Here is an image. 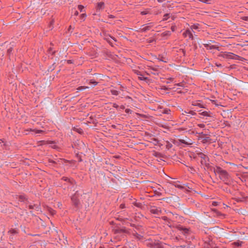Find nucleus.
<instances>
[{"mask_svg": "<svg viewBox=\"0 0 248 248\" xmlns=\"http://www.w3.org/2000/svg\"><path fill=\"white\" fill-rule=\"evenodd\" d=\"M161 218H162V220H163L164 221H165L166 224L169 227H170V228H172V227H173V225H172V222L173 220L171 219H170V218H169V217H167L166 216L162 217Z\"/></svg>", "mask_w": 248, "mask_h": 248, "instance_id": "nucleus-15", "label": "nucleus"}, {"mask_svg": "<svg viewBox=\"0 0 248 248\" xmlns=\"http://www.w3.org/2000/svg\"><path fill=\"white\" fill-rule=\"evenodd\" d=\"M78 142V143H79L80 142H81L82 143V145L83 146H85V144L83 142H82V140H76V142Z\"/></svg>", "mask_w": 248, "mask_h": 248, "instance_id": "nucleus-51", "label": "nucleus"}, {"mask_svg": "<svg viewBox=\"0 0 248 248\" xmlns=\"http://www.w3.org/2000/svg\"><path fill=\"white\" fill-rule=\"evenodd\" d=\"M199 24H194L193 25H192L191 26H190V28L189 29H190L191 30V31L193 32L194 33V30H199Z\"/></svg>", "mask_w": 248, "mask_h": 248, "instance_id": "nucleus-18", "label": "nucleus"}, {"mask_svg": "<svg viewBox=\"0 0 248 248\" xmlns=\"http://www.w3.org/2000/svg\"><path fill=\"white\" fill-rule=\"evenodd\" d=\"M216 172L218 174L219 178L225 184L228 185L230 182V175L225 170H222L220 167H217Z\"/></svg>", "mask_w": 248, "mask_h": 248, "instance_id": "nucleus-2", "label": "nucleus"}, {"mask_svg": "<svg viewBox=\"0 0 248 248\" xmlns=\"http://www.w3.org/2000/svg\"><path fill=\"white\" fill-rule=\"evenodd\" d=\"M192 105L194 106H198L201 108H203L202 105L200 102L199 101H196L193 102Z\"/></svg>", "mask_w": 248, "mask_h": 248, "instance_id": "nucleus-22", "label": "nucleus"}, {"mask_svg": "<svg viewBox=\"0 0 248 248\" xmlns=\"http://www.w3.org/2000/svg\"><path fill=\"white\" fill-rule=\"evenodd\" d=\"M133 204L136 206V207H138L139 208H141L142 207V204L140 202H138L137 201L134 202Z\"/></svg>", "mask_w": 248, "mask_h": 248, "instance_id": "nucleus-30", "label": "nucleus"}, {"mask_svg": "<svg viewBox=\"0 0 248 248\" xmlns=\"http://www.w3.org/2000/svg\"><path fill=\"white\" fill-rule=\"evenodd\" d=\"M30 131L32 132H33V134H40L44 132L43 130H37L36 129H30Z\"/></svg>", "mask_w": 248, "mask_h": 248, "instance_id": "nucleus-23", "label": "nucleus"}, {"mask_svg": "<svg viewBox=\"0 0 248 248\" xmlns=\"http://www.w3.org/2000/svg\"><path fill=\"white\" fill-rule=\"evenodd\" d=\"M8 232L12 235H14L16 234H17L18 233V231L16 229H11Z\"/></svg>", "mask_w": 248, "mask_h": 248, "instance_id": "nucleus-25", "label": "nucleus"}, {"mask_svg": "<svg viewBox=\"0 0 248 248\" xmlns=\"http://www.w3.org/2000/svg\"><path fill=\"white\" fill-rule=\"evenodd\" d=\"M62 180L65 181H67V182H69V183H70L71 184H73L75 182L73 180V179H71L68 177H63L62 178Z\"/></svg>", "mask_w": 248, "mask_h": 248, "instance_id": "nucleus-27", "label": "nucleus"}, {"mask_svg": "<svg viewBox=\"0 0 248 248\" xmlns=\"http://www.w3.org/2000/svg\"><path fill=\"white\" fill-rule=\"evenodd\" d=\"M170 215H171L172 216H174L175 215L176 216V217H177L178 215L177 214H174L173 213H172V212H170L169 213Z\"/></svg>", "mask_w": 248, "mask_h": 248, "instance_id": "nucleus-56", "label": "nucleus"}, {"mask_svg": "<svg viewBox=\"0 0 248 248\" xmlns=\"http://www.w3.org/2000/svg\"><path fill=\"white\" fill-rule=\"evenodd\" d=\"M173 144H175L178 143V144H185L186 145H190L192 144V142H188L186 140H171Z\"/></svg>", "mask_w": 248, "mask_h": 248, "instance_id": "nucleus-16", "label": "nucleus"}, {"mask_svg": "<svg viewBox=\"0 0 248 248\" xmlns=\"http://www.w3.org/2000/svg\"><path fill=\"white\" fill-rule=\"evenodd\" d=\"M171 35V32L169 31H166L162 33L161 36L162 37L170 36Z\"/></svg>", "mask_w": 248, "mask_h": 248, "instance_id": "nucleus-26", "label": "nucleus"}, {"mask_svg": "<svg viewBox=\"0 0 248 248\" xmlns=\"http://www.w3.org/2000/svg\"><path fill=\"white\" fill-rule=\"evenodd\" d=\"M177 228L179 231H182V233L186 237H187L191 232V231L189 228H186L181 225L177 226Z\"/></svg>", "mask_w": 248, "mask_h": 248, "instance_id": "nucleus-12", "label": "nucleus"}, {"mask_svg": "<svg viewBox=\"0 0 248 248\" xmlns=\"http://www.w3.org/2000/svg\"><path fill=\"white\" fill-rule=\"evenodd\" d=\"M197 125L198 127L201 128H203L205 127V125L203 124H199Z\"/></svg>", "mask_w": 248, "mask_h": 248, "instance_id": "nucleus-40", "label": "nucleus"}, {"mask_svg": "<svg viewBox=\"0 0 248 248\" xmlns=\"http://www.w3.org/2000/svg\"><path fill=\"white\" fill-rule=\"evenodd\" d=\"M129 111H131V110L130 109H126L125 112L126 113H128Z\"/></svg>", "mask_w": 248, "mask_h": 248, "instance_id": "nucleus-60", "label": "nucleus"}, {"mask_svg": "<svg viewBox=\"0 0 248 248\" xmlns=\"http://www.w3.org/2000/svg\"><path fill=\"white\" fill-rule=\"evenodd\" d=\"M88 88H89V87L87 86H79L77 88V90L78 91H81Z\"/></svg>", "mask_w": 248, "mask_h": 248, "instance_id": "nucleus-36", "label": "nucleus"}, {"mask_svg": "<svg viewBox=\"0 0 248 248\" xmlns=\"http://www.w3.org/2000/svg\"><path fill=\"white\" fill-rule=\"evenodd\" d=\"M13 50V48L12 47H10V48H9L7 50V53L8 54H10L11 52Z\"/></svg>", "mask_w": 248, "mask_h": 248, "instance_id": "nucleus-43", "label": "nucleus"}, {"mask_svg": "<svg viewBox=\"0 0 248 248\" xmlns=\"http://www.w3.org/2000/svg\"><path fill=\"white\" fill-rule=\"evenodd\" d=\"M105 7V3L103 2H98L97 4L96 9L97 10L104 9Z\"/></svg>", "mask_w": 248, "mask_h": 248, "instance_id": "nucleus-19", "label": "nucleus"}, {"mask_svg": "<svg viewBox=\"0 0 248 248\" xmlns=\"http://www.w3.org/2000/svg\"><path fill=\"white\" fill-rule=\"evenodd\" d=\"M214 49H217L218 51L220 50L219 47L217 46H215V48H214Z\"/></svg>", "mask_w": 248, "mask_h": 248, "instance_id": "nucleus-52", "label": "nucleus"}, {"mask_svg": "<svg viewBox=\"0 0 248 248\" xmlns=\"http://www.w3.org/2000/svg\"><path fill=\"white\" fill-rule=\"evenodd\" d=\"M110 93L112 95H118L120 93L119 91L114 89L110 90Z\"/></svg>", "mask_w": 248, "mask_h": 248, "instance_id": "nucleus-28", "label": "nucleus"}, {"mask_svg": "<svg viewBox=\"0 0 248 248\" xmlns=\"http://www.w3.org/2000/svg\"><path fill=\"white\" fill-rule=\"evenodd\" d=\"M173 78H169V79L172 81L173 80Z\"/></svg>", "mask_w": 248, "mask_h": 248, "instance_id": "nucleus-64", "label": "nucleus"}, {"mask_svg": "<svg viewBox=\"0 0 248 248\" xmlns=\"http://www.w3.org/2000/svg\"><path fill=\"white\" fill-rule=\"evenodd\" d=\"M203 46H204L205 47H206L207 49H209V50H211V49H214V48H215V45H211L210 44V42H208V43H206V44H203Z\"/></svg>", "mask_w": 248, "mask_h": 248, "instance_id": "nucleus-20", "label": "nucleus"}, {"mask_svg": "<svg viewBox=\"0 0 248 248\" xmlns=\"http://www.w3.org/2000/svg\"><path fill=\"white\" fill-rule=\"evenodd\" d=\"M242 19L244 20L247 21L248 20V16H244L242 18Z\"/></svg>", "mask_w": 248, "mask_h": 248, "instance_id": "nucleus-50", "label": "nucleus"}, {"mask_svg": "<svg viewBox=\"0 0 248 248\" xmlns=\"http://www.w3.org/2000/svg\"><path fill=\"white\" fill-rule=\"evenodd\" d=\"M114 233H129V230L127 229L125 227L117 228L113 229Z\"/></svg>", "mask_w": 248, "mask_h": 248, "instance_id": "nucleus-11", "label": "nucleus"}, {"mask_svg": "<svg viewBox=\"0 0 248 248\" xmlns=\"http://www.w3.org/2000/svg\"><path fill=\"white\" fill-rule=\"evenodd\" d=\"M180 50H182L183 55H185L186 54V51L183 49H181Z\"/></svg>", "mask_w": 248, "mask_h": 248, "instance_id": "nucleus-53", "label": "nucleus"}, {"mask_svg": "<svg viewBox=\"0 0 248 248\" xmlns=\"http://www.w3.org/2000/svg\"><path fill=\"white\" fill-rule=\"evenodd\" d=\"M170 17L169 14H166L164 15L162 21H166Z\"/></svg>", "mask_w": 248, "mask_h": 248, "instance_id": "nucleus-32", "label": "nucleus"}, {"mask_svg": "<svg viewBox=\"0 0 248 248\" xmlns=\"http://www.w3.org/2000/svg\"><path fill=\"white\" fill-rule=\"evenodd\" d=\"M204 248H218L215 246H212L210 244L205 243Z\"/></svg>", "mask_w": 248, "mask_h": 248, "instance_id": "nucleus-29", "label": "nucleus"}, {"mask_svg": "<svg viewBox=\"0 0 248 248\" xmlns=\"http://www.w3.org/2000/svg\"><path fill=\"white\" fill-rule=\"evenodd\" d=\"M200 114H201L203 116H210L209 112H208V111H202V112L200 113Z\"/></svg>", "mask_w": 248, "mask_h": 248, "instance_id": "nucleus-31", "label": "nucleus"}, {"mask_svg": "<svg viewBox=\"0 0 248 248\" xmlns=\"http://www.w3.org/2000/svg\"><path fill=\"white\" fill-rule=\"evenodd\" d=\"M199 1L202 2L203 3H206V4H211V0H199Z\"/></svg>", "mask_w": 248, "mask_h": 248, "instance_id": "nucleus-37", "label": "nucleus"}, {"mask_svg": "<svg viewBox=\"0 0 248 248\" xmlns=\"http://www.w3.org/2000/svg\"><path fill=\"white\" fill-rule=\"evenodd\" d=\"M175 85L177 86L184 87V83L183 82H180L179 83L175 84Z\"/></svg>", "mask_w": 248, "mask_h": 248, "instance_id": "nucleus-42", "label": "nucleus"}, {"mask_svg": "<svg viewBox=\"0 0 248 248\" xmlns=\"http://www.w3.org/2000/svg\"><path fill=\"white\" fill-rule=\"evenodd\" d=\"M148 13H149V11L148 10H145V11L141 12L140 14L141 15H146L148 14Z\"/></svg>", "mask_w": 248, "mask_h": 248, "instance_id": "nucleus-39", "label": "nucleus"}, {"mask_svg": "<svg viewBox=\"0 0 248 248\" xmlns=\"http://www.w3.org/2000/svg\"><path fill=\"white\" fill-rule=\"evenodd\" d=\"M108 17L109 18H115V16L113 15H109L108 16Z\"/></svg>", "mask_w": 248, "mask_h": 248, "instance_id": "nucleus-49", "label": "nucleus"}, {"mask_svg": "<svg viewBox=\"0 0 248 248\" xmlns=\"http://www.w3.org/2000/svg\"><path fill=\"white\" fill-rule=\"evenodd\" d=\"M218 56L229 59H237L236 58L239 57L238 55H235L233 53L228 52H221L220 54L218 55Z\"/></svg>", "mask_w": 248, "mask_h": 248, "instance_id": "nucleus-5", "label": "nucleus"}, {"mask_svg": "<svg viewBox=\"0 0 248 248\" xmlns=\"http://www.w3.org/2000/svg\"><path fill=\"white\" fill-rule=\"evenodd\" d=\"M79 194L78 192L77 191L71 197V201L73 205L75 207H78L80 203V201L79 199Z\"/></svg>", "mask_w": 248, "mask_h": 248, "instance_id": "nucleus-7", "label": "nucleus"}, {"mask_svg": "<svg viewBox=\"0 0 248 248\" xmlns=\"http://www.w3.org/2000/svg\"><path fill=\"white\" fill-rule=\"evenodd\" d=\"M194 159L198 160L201 159V163L202 165H206L209 161L208 157L202 152H198L193 155Z\"/></svg>", "mask_w": 248, "mask_h": 248, "instance_id": "nucleus-3", "label": "nucleus"}, {"mask_svg": "<svg viewBox=\"0 0 248 248\" xmlns=\"http://www.w3.org/2000/svg\"><path fill=\"white\" fill-rule=\"evenodd\" d=\"M146 69L150 70L151 73L154 75H158L159 71L157 66L147 65Z\"/></svg>", "mask_w": 248, "mask_h": 248, "instance_id": "nucleus-9", "label": "nucleus"}, {"mask_svg": "<svg viewBox=\"0 0 248 248\" xmlns=\"http://www.w3.org/2000/svg\"><path fill=\"white\" fill-rule=\"evenodd\" d=\"M166 147L168 149H170L172 147V144L170 143L168 140H166Z\"/></svg>", "mask_w": 248, "mask_h": 248, "instance_id": "nucleus-33", "label": "nucleus"}, {"mask_svg": "<svg viewBox=\"0 0 248 248\" xmlns=\"http://www.w3.org/2000/svg\"><path fill=\"white\" fill-rule=\"evenodd\" d=\"M174 186L176 187H178L180 189H183L184 188V187L183 186H182L181 185H180L179 183H175L174 184Z\"/></svg>", "mask_w": 248, "mask_h": 248, "instance_id": "nucleus-34", "label": "nucleus"}, {"mask_svg": "<svg viewBox=\"0 0 248 248\" xmlns=\"http://www.w3.org/2000/svg\"><path fill=\"white\" fill-rule=\"evenodd\" d=\"M113 107L117 108L118 106L116 104H113Z\"/></svg>", "mask_w": 248, "mask_h": 248, "instance_id": "nucleus-62", "label": "nucleus"}, {"mask_svg": "<svg viewBox=\"0 0 248 248\" xmlns=\"http://www.w3.org/2000/svg\"><path fill=\"white\" fill-rule=\"evenodd\" d=\"M132 71L133 72L138 76V78L140 80L142 81H145L147 79H148V78L147 77H145L141 73L140 71L138 69L135 68H136V66L135 67H132Z\"/></svg>", "mask_w": 248, "mask_h": 248, "instance_id": "nucleus-8", "label": "nucleus"}, {"mask_svg": "<svg viewBox=\"0 0 248 248\" xmlns=\"http://www.w3.org/2000/svg\"><path fill=\"white\" fill-rule=\"evenodd\" d=\"M193 32L190 29H186L183 33V35L185 38H187L188 40H193L194 39V36Z\"/></svg>", "mask_w": 248, "mask_h": 248, "instance_id": "nucleus-10", "label": "nucleus"}, {"mask_svg": "<svg viewBox=\"0 0 248 248\" xmlns=\"http://www.w3.org/2000/svg\"><path fill=\"white\" fill-rule=\"evenodd\" d=\"M89 84H93L94 86H96L98 84V82L93 79H91L90 80Z\"/></svg>", "mask_w": 248, "mask_h": 248, "instance_id": "nucleus-35", "label": "nucleus"}, {"mask_svg": "<svg viewBox=\"0 0 248 248\" xmlns=\"http://www.w3.org/2000/svg\"><path fill=\"white\" fill-rule=\"evenodd\" d=\"M119 207L120 209H124V208H125V204L124 203H122L120 204Z\"/></svg>", "mask_w": 248, "mask_h": 248, "instance_id": "nucleus-46", "label": "nucleus"}, {"mask_svg": "<svg viewBox=\"0 0 248 248\" xmlns=\"http://www.w3.org/2000/svg\"><path fill=\"white\" fill-rule=\"evenodd\" d=\"M102 37L104 40H106L108 43L111 46H113V44L111 42V40H113L115 42H116L117 40L115 38L110 36L109 34L105 32H103L101 34Z\"/></svg>", "mask_w": 248, "mask_h": 248, "instance_id": "nucleus-6", "label": "nucleus"}, {"mask_svg": "<svg viewBox=\"0 0 248 248\" xmlns=\"http://www.w3.org/2000/svg\"><path fill=\"white\" fill-rule=\"evenodd\" d=\"M157 1L159 2V3H162L164 1H165V0H157Z\"/></svg>", "mask_w": 248, "mask_h": 248, "instance_id": "nucleus-55", "label": "nucleus"}, {"mask_svg": "<svg viewBox=\"0 0 248 248\" xmlns=\"http://www.w3.org/2000/svg\"><path fill=\"white\" fill-rule=\"evenodd\" d=\"M73 130L80 134H81L83 133V130L78 126L74 127L73 129Z\"/></svg>", "mask_w": 248, "mask_h": 248, "instance_id": "nucleus-21", "label": "nucleus"}, {"mask_svg": "<svg viewBox=\"0 0 248 248\" xmlns=\"http://www.w3.org/2000/svg\"><path fill=\"white\" fill-rule=\"evenodd\" d=\"M215 65L218 67H222V65L220 63H216Z\"/></svg>", "mask_w": 248, "mask_h": 248, "instance_id": "nucleus-47", "label": "nucleus"}, {"mask_svg": "<svg viewBox=\"0 0 248 248\" xmlns=\"http://www.w3.org/2000/svg\"><path fill=\"white\" fill-rule=\"evenodd\" d=\"M146 245L150 248H164V244L158 240H149Z\"/></svg>", "mask_w": 248, "mask_h": 248, "instance_id": "nucleus-4", "label": "nucleus"}, {"mask_svg": "<svg viewBox=\"0 0 248 248\" xmlns=\"http://www.w3.org/2000/svg\"><path fill=\"white\" fill-rule=\"evenodd\" d=\"M27 197L25 195H21L19 196V201L20 202H25L26 200H27Z\"/></svg>", "mask_w": 248, "mask_h": 248, "instance_id": "nucleus-24", "label": "nucleus"}, {"mask_svg": "<svg viewBox=\"0 0 248 248\" xmlns=\"http://www.w3.org/2000/svg\"><path fill=\"white\" fill-rule=\"evenodd\" d=\"M187 113H188V114H191L192 115H196V113L194 111H192V110L188 111V112Z\"/></svg>", "mask_w": 248, "mask_h": 248, "instance_id": "nucleus-41", "label": "nucleus"}, {"mask_svg": "<svg viewBox=\"0 0 248 248\" xmlns=\"http://www.w3.org/2000/svg\"><path fill=\"white\" fill-rule=\"evenodd\" d=\"M171 30H172V31H175V27H173V26H172V27H171Z\"/></svg>", "mask_w": 248, "mask_h": 248, "instance_id": "nucleus-58", "label": "nucleus"}, {"mask_svg": "<svg viewBox=\"0 0 248 248\" xmlns=\"http://www.w3.org/2000/svg\"><path fill=\"white\" fill-rule=\"evenodd\" d=\"M188 111H184V112L182 113L183 115H185L186 114H188Z\"/></svg>", "mask_w": 248, "mask_h": 248, "instance_id": "nucleus-59", "label": "nucleus"}, {"mask_svg": "<svg viewBox=\"0 0 248 248\" xmlns=\"http://www.w3.org/2000/svg\"><path fill=\"white\" fill-rule=\"evenodd\" d=\"M49 212L51 213V214L52 215L55 214V211L53 210V209H50L49 210Z\"/></svg>", "mask_w": 248, "mask_h": 248, "instance_id": "nucleus-44", "label": "nucleus"}, {"mask_svg": "<svg viewBox=\"0 0 248 248\" xmlns=\"http://www.w3.org/2000/svg\"><path fill=\"white\" fill-rule=\"evenodd\" d=\"M81 16L82 17L84 18V17H86V14H81Z\"/></svg>", "mask_w": 248, "mask_h": 248, "instance_id": "nucleus-57", "label": "nucleus"}, {"mask_svg": "<svg viewBox=\"0 0 248 248\" xmlns=\"http://www.w3.org/2000/svg\"><path fill=\"white\" fill-rule=\"evenodd\" d=\"M29 208L30 209H33L34 208V205H29Z\"/></svg>", "mask_w": 248, "mask_h": 248, "instance_id": "nucleus-54", "label": "nucleus"}, {"mask_svg": "<svg viewBox=\"0 0 248 248\" xmlns=\"http://www.w3.org/2000/svg\"><path fill=\"white\" fill-rule=\"evenodd\" d=\"M78 11H76L75 13V15L76 16H78Z\"/></svg>", "mask_w": 248, "mask_h": 248, "instance_id": "nucleus-63", "label": "nucleus"}, {"mask_svg": "<svg viewBox=\"0 0 248 248\" xmlns=\"http://www.w3.org/2000/svg\"><path fill=\"white\" fill-rule=\"evenodd\" d=\"M150 212L155 215H158L161 212L160 208L157 207L155 206H151L150 209Z\"/></svg>", "mask_w": 248, "mask_h": 248, "instance_id": "nucleus-14", "label": "nucleus"}, {"mask_svg": "<svg viewBox=\"0 0 248 248\" xmlns=\"http://www.w3.org/2000/svg\"><path fill=\"white\" fill-rule=\"evenodd\" d=\"M154 26L153 22H150L144 25H143L140 29L141 32H146L151 29Z\"/></svg>", "mask_w": 248, "mask_h": 248, "instance_id": "nucleus-13", "label": "nucleus"}, {"mask_svg": "<svg viewBox=\"0 0 248 248\" xmlns=\"http://www.w3.org/2000/svg\"><path fill=\"white\" fill-rule=\"evenodd\" d=\"M145 74L146 75H148V76H150L151 74H152L151 73V71L150 70H147V71H145Z\"/></svg>", "mask_w": 248, "mask_h": 248, "instance_id": "nucleus-45", "label": "nucleus"}, {"mask_svg": "<svg viewBox=\"0 0 248 248\" xmlns=\"http://www.w3.org/2000/svg\"><path fill=\"white\" fill-rule=\"evenodd\" d=\"M243 242L240 241H237L234 242H233L231 244V245L233 248H237L242 246Z\"/></svg>", "mask_w": 248, "mask_h": 248, "instance_id": "nucleus-17", "label": "nucleus"}, {"mask_svg": "<svg viewBox=\"0 0 248 248\" xmlns=\"http://www.w3.org/2000/svg\"><path fill=\"white\" fill-rule=\"evenodd\" d=\"M67 63H72V60H68L67 61Z\"/></svg>", "mask_w": 248, "mask_h": 248, "instance_id": "nucleus-61", "label": "nucleus"}, {"mask_svg": "<svg viewBox=\"0 0 248 248\" xmlns=\"http://www.w3.org/2000/svg\"><path fill=\"white\" fill-rule=\"evenodd\" d=\"M48 143L49 144H54L55 143V142L54 141V140H48Z\"/></svg>", "mask_w": 248, "mask_h": 248, "instance_id": "nucleus-48", "label": "nucleus"}, {"mask_svg": "<svg viewBox=\"0 0 248 248\" xmlns=\"http://www.w3.org/2000/svg\"><path fill=\"white\" fill-rule=\"evenodd\" d=\"M120 215L115 217V218L122 222L124 224L129 225L130 226L133 227V230H129V233L128 234L137 241L142 240L144 238V235L145 234V230L144 228L141 226L136 225L128 222L129 220L128 218L126 217L122 216V213H120Z\"/></svg>", "mask_w": 248, "mask_h": 248, "instance_id": "nucleus-1", "label": "nucleus"}, {"mask_svg": "<svg viewBox=\"0 0 248 248\" xmlns=\"http://www.w3.org/2000/svg\"><path fill=\"white\" fill-rule=\"evenodd\" d=\"M78 8L81 12H82L84 9V7L82 5H78Z\"/></svg>", "mask_w": 248, "mask_h": 248, "instance_id": "nucleus-38", "label": "nucleus"}]
</instances>
